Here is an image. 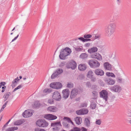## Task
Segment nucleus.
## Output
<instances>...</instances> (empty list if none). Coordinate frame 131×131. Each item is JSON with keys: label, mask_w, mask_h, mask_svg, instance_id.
Segmentation results:
<instances>
[{"label": "nucleus", "mask_w": 131, "mask_h": 131, "mask_svg": "<svg viewBox=\"0 0 131 131\" xmlns=\"http://www.w3.org/2000/svg\"><path fill=\"white\" fill-rule=\"evenodd\" d=\"M116 28V24L114 23H110L106 26L105 32L108 37H110L115 31Z\"/></svg>", "instance_id": "nucleus-1"}, {"label": "nucleus", "mask_w": 131, "mask_h": 131, "mask_svg": "<svg viewBox=\"0 0 131 131\" xmlns=\"http://www.w3.org/2000/svg\"><path fill=\"white\" fill-rule=\"evenodd\" d=\"M71 52V49L68 47H66L64 49L61 50L59 57L60 59L62 60H65L66 57L69 55Z\"/></svg>", "instance_id": "nucleus-2"}, {"label": "nucleus", "mask_w": 131, "mask_h": 131, "mask_svg": "<svg viewBox=\"0 0 131 131\" xmlns=\"http://www.w3.org/2000/svg\"><path fill=\"white\" fill-rule=\"evenodd\" d=\"M88 63L90 67L93 68L99 67L100 65V63L97 60L94 59H91L88 61Z\"/></svg>", "instance_id": "nucleus-3"}, {"label": "nucleus", "mask_w": 131, "mask_h": 131, "mask_svg": "<svg viewBox=\"0 0 131 131\" xmlns=\"http://www.w3.org/2000/svg\"><path fill=\"white\" fill-rule=\"evenodd\" d=\"M51 126L53 127L52 128V131H58L62 127V125L60 122L52 123Z\"/></svg>", "instance_id": "nucleus-4"}, {"label": "nucleus", "mask_w": 131, "mask_h": 131, "mask_svg": "<svg viewBox=\"0 0 131 131\" xmlns=\"http://www.w3.org/2000/svg\"><path fill=\"white\" fill-rule=\"evenodd\" d=\"M36 124L38 126L42 127H46L48 125V123L46 121L41 119L38 120L36 122Z\"/></svg>", "instance_id": "nucleus-5"}, {"label": "nucleus", "mask_w": 131, "mask_h": 131, "mask_svg": "<svg viewBox=\"0 0 131 131\" xmlns=\"http://www.w3.org/2000/svg\"><path fill=\"white\" fill-rule=\"evenodd\" d=\"M77 67V63L71 60L68 62L66 65V67L68 69L71 68L72 70L75 69Z\"/></svg>", "instance_id": "nucleus-6"}, {"label": "nucleus", "mask_w": 131, "mask_h": 131, "mask_svg": "<svg viewBox=\"0 0 131 131\" xmlns=\"http://www.w3.org/2000/svg\"><path fill=\"white\" fill-rule=\"evenodd\" d=\"M110 89L112 92L118 93H119L122 90L121 87L117 85L112 86Z\"/></svg>", "instance_id": "nucleus-7"}, {"label": "nucleus", "mask_w": 131, "mask_h": 131, "mask_svg": "<svg viewBox=\"0 0 131 131\" xmlns=\"http://www.w3.org/2000/svg\"><path fill=\"white\" fill-rule=\"evenodd\" d=\"M100 97L102 98L106 101L107 100L108 97V93L107 91L104 90H102L100 93Z\"/></svg>", "instance_id": "nucleus-8"}, {"label": "nucleus", "mask_w": 131, "mask_h": 131, "mask_svg": "<svg viewBox=\"0 0 131 131\" xmlns=\"http://www.w3.org/2000/svg\"><path fill=\"white\" fill-rule=\"evenodd\" d=\"M52 97L57 101H59L61 100V96L60 93L58 91H55L53 93Z\"/></svg>", "instance_id": "nucleus-9"}, {"label": "nucleus", "mask_w": 131, "mask_h": 131, "mask_svg": "<svg viewBox=\"0 0 131 131\" xmlns=\"http://www.w3.org/2000/svg\"><path fill=\"white\" fill-rule=\"evenodd\" d=\"M91 57L93 59H96L98 60H102V57L101 55L99 53H95L91 55Z\"/></svg>", "instance_id": "nucleus-10"}, {"label": "nucleus", "mask_w": 131, "mask_h": 131, "mask_svg": "<svg viewBox=\"0 0 131 131\" xmlns=\"http://www.w3.org/2000/svg\"><path fill=\"white\" fill-rule=\"evenodd\" d=\"M63 70L61 69L57 70L51 76V78L53 79L57 77L59 74L63 72Z\"/></svg>", "instance_id": "nucleus-11"}, {"label": "nucleus", "mask_w": 131, "mask_h": 131, "mask_svg": "<svg viewBox=\"0 0 131 131\" xmlns=\"http://www.w3.org/2000/svg\"><path fill=\"white\" fill-rule=\"evenodd\" d=\"M78 93V89L74 88L72 89L71 92L70 97L71 99L75 98Z\"/></svg>", "instance_id": "nucleus-12"}, {"label": "nucleus", "mask_w": 131, "mask_h": 131, "mask_svg": "<svg viewBox=\"0 0 131 131\" xmlns=\"http://www.w3.org/2000/svg\"><path fill=\"white\" fill-rule=\"evenodd\" d=\"M104 81L108 85H113L115 83V80L111 78H106L105 79Z\"/></svg>", "instance_id": "nucleus-13"}, {"label": "nucleus", "mask_w": 131, "mask_h": 131, "mask_svg": "<svg viewBox=\"0 0 131 131\" xmlns=\"http://www.w3.org/2000/svg\"><path fill=\"white\" fill-rule=\"evenodd\" d=\"M32 113L29 110H25L23 114V116L25 118L29 117L32 116Z\"/></svg>", "instance_id": "nucleus-14"}, {"label": "nucleus", "mask_w": 131, "mask_h": 131, "mask_svg": "<svg viewBox=\"0 0 131 131\" xmlns=\"http://www.w3.org/2000/svg\"><path fill=\"white\" fill-rule=\"evenodd\" d=\"M95 74L97 75L102 76L104 75V71L101 69H96L94 71Z\"/></svg>", "instance_id": "nucleus-15"}, {"label": "nucleus", "mask_w": 131, "mask_h": 131, "mask_svg": "<svg viewBox=\"0 0 131 131\" xmlns=\"http://www.w3.org/2000/svg\"><path fill=\"white\" fill-rule=\"evenodd\" d=\"M88 112V110L86 109H83L77 111V114L78 115L86 114Z\"/></svg>", "instance_id": "nucleus-16"}, {"label": "nucleus", "mask_w": 131, "mask_h": 131, "mask_svg": "<svg viewBox=\"0 0 131 131\" xmlns=\"http://www.w3.org/2000/svg\"><path fill=\"white\" fill-rule=\"evenodd\" d=\"M44 117L50 120H54L57 118L56 116L51 114L45 115Z\"/></svg>", "instance_id": "nucleus-17"}, {"label": "nucleus", "mask_w": 131, "mask_h": 131, "mask_svg": "<svg viewBox=\"0 0 131 131\" xmlns=\"http://www.w3.org/2000/svg\"><path fill=\"white\" fill-rule=\"evenodd\" d=\"M70 92L68 89H66L63 90L62 91L63 96L65 99L67 98Z\"/></svg>", "instance_id": "nucleus-18"}, {"label": "nucleus", "mask_w": 131, "mask_h": 131, "mask_svg": "<svg viewBox=\"0 0 131 131\" xmlns=\"http://www.w3.org/2000/svg\"><path fill=\"white\" fill-rule=\"evenodd\" d=\"M105 69L106 70H112L111 65L108 62L105 63L104 64Z\"/></svg>", "instance_id": "nucleus-19"}, {"label": "nucleus", "mask_w": 131, "mask_h": 131, "mask_svg": "<svg viewBox=\"0 0 131 131\" xmlns=\"http://www.w3.org/2000/svg\"><path fill=\"white\" fill-rule=\"evenodd\" d=\"M98 50V48L96 47H93L88 49V51L91 54L96 52Z\"/></svg>", "instance_id": "nucleus-20"}, {"label": "nucleus", "mask_w": 131, "mask_h": 131, "mask_svg": "<svg viewBox=\"0 0 131 131\" xmlns=\"http://www.w3.org/2000/svg\"><path fill=\"white\" fill-rule=\"evenodd\" d=\"M86 67L85 64H80L78 67L79 70L80 71H84L86 69Z\"/></svg>", "instance_id": "nucleus-21"}, {"label": "nucleus", "mask_w": 131, "mask_h": 131, "mask_svg": "<svg viewBox=\"0 0 131 131\" xmlns=\"http://www.w3.org/2000/svg\"><path fill=\"white\" fill-rule=\"evenodd\" d=\"M90 118H85L84 119V124L88 127H89L90 126Z\"/></svg>", "instance_id": "nucleus-22"}, {"label": "nucleus", "mask_w": 131, "mask_h": 131, "mask_svg": "<svg viewBox=\"0 0 131 131\" xmlns=\"http://www.w3.org/2000/svg\"><path fill=\"white\" fill-rule=\"evenodd\" d=\"M48 111L52 112H55L58 110V108L56 107L53 106H49L47 108Z\"/></svg>", "instance_id": "nucleus-23"}, {"label": "nucleus", "mask_w": 131, "mask_h": 131, "mask_svg": "<svg viewBox=\"0 0 131 131\" xmlns=\"http://www.w3.org/2000/svg\"><path fill=\"white\" fill-rule=\"evenodd\" d=\"M20 79H18V77H17L13 81L11 85L13 88H15L16 86L17 83V82Z\"/></svg>", "instance_id": "nucleus-24"}, {"label": "nucleus", "mask_w": 131, "mask_h": 131, "mask_svg": "<svg viewBox=\"0 0 131 131\" xmlns=\"http://www.w3.org/2000/svg\"><path fill=\"white\" fill-rule=\"evenodd\" d=\"M75 121L77 124L79 125L82 122V119L80 117H77L75 118Z\"/></svg>", "instance_id": "nucleus-25"}, {"label": "nucleus", "mask_w": 131, "mask_h": 131, "mask_svg": "<svg viewBox=\"0 0 131 131\" xmlns=\"http://www.w3.org/2000/svg\"><path fill=\"white\" fill-rule=\"evenodd\" d=\"M24 121L22 119L17 121L14 122V124L16 125H20L24 123Z\"/></svg>", "instance_id": "nucleus-26"}, {"label": "nucleus", "mask_w": 131, "mask_h": 131, "mask_svg": "<svg viewBox=\"0 0 131 131\" xmlns=\"http://www.w3.org/2000/svg\"><path fill=\"white\" fill-rule=\"evenodd\" d=\"M6 84V83L5 82H2L0 83V88L2 86H3L2 88V92H3L5 91V89H6V86H4Z\"/></svg>", "instance_id": "nucleus-27"}, {"label": "nucleus", "mask_w": 131, "mask_h": 131, "mask_svg": "<svg viewBox=\"0 0 131 131\" xmlns=\"http://www.w3.org/2000/svg\"><path fill=\"white\" fill-rule=\"evenodd\" d=\"M11 95V93L10 92H8L5 93L3 96V97L4 98V101H5L7 100Z\"/></svg>", "instance_id": "nucleus-28"}, {"label": "nucleus", "mask_w": 131, "mask_h": 131, "mask_svg": "<svg viewBox=\"0 0 131 131\" xmlns=\"http://www.w3.org/2000/svg\"><path fill=\"white\" fill-rule=\"evenodd\" d=\"M88 54L85 53H81L80 56V58L82 59H85L88 58Z\"/></svg>", "instance_id": "nucleus-29"}, {"label": "nucleus", "mask_w": 131, "mask_h": 131, "mask_svg": "<svg viewBox=\"0 0 131 131\" xmlns=\"http://www.w3.org/2000/svg\"><path fill=\"white\" fill-rule=\"evenodd\" d=\"M18 129V127H12L7 129H6L5 131H14Z\"/></svg>", "instance_id": "nucleus-30"}, {"label": "nucleus", "mask_w": 131, "mask_h": 131, "mask_svg": "<svg viewBox=\"0 0 131 131\" xmlns=\"http://www.w3.org/2000/svg\"><path fill=\"white\" fill-rule=\"evenodd\" d=\"M94 73L93 72L92 70L89 71L87 75V77L89 78L92 77L93 76Z\"/></svg>", "instance_id": "nucleus-31"}, {"label": "nucleus", "mask_w": 131, "mask_h": 131, "mask_svg": "<svg viewBox=\"0 0 131 131\" xmlns=\"http://www.w3.org/2000/svg\"><path fill=\"white\" fill-rule=\"evenodd\" d=\"M62 86V85L61 83L60 82H56V87L57 88L55 89H58L61 88Z\"/></svg>", "instance_id": "nucleus-32"}, {"label": "nucleus", "mask_w": 131, "mask_h": 131, "mask_svg": "<svg viewBox=\"0 0 131 131\" xmlns=\"http://www.w3.org/2000/svg\"><path fill=\"white\" fill-rule=\"evenodd\" d=\"M106 75L108 77H111L113 78H115V76L114 73H112L107 72L106 73Z\"/></svg>", "instance_id": "nucleus-33"}, {"label": "nucleus", "mask_w": 131, "mask_h": 131, "mask_svg": "<svg viewBox=\"0 0 131 131\" xmlns=\"http://www.w3.org/2000/svg\"><path fill=\"white\" fill-rule=\"evenodd\" d=\"M96 104L95 102H92L91 103L90 107L92 109H94L95 108Z\"/></svg>", "instance_id": "nucleus-34"}, {"label": "nucleus", "mask_w": 131, "mask_h": 131, "mask_svg": "<svg viewBox=\"0 0 131 131\" xmlns=\"http://www.w3.org/2000/svg\"><path fill=\"white\" fill-rule=\"evenodd\" d=\"M92 37V35L90 34H86L84 35L83 36V37L85 38L88 39L91 37Z\"/></svg>", "instance_id": "nucleus-35"}, {"label": "nucleus", "mask_w": 131, "mask_h": 131, "mask_svg": "<svg viewBox=\"0 0 131 131\" xmlns=\"http://www.w3.org/2000/svg\"><path fill=\"white\" fill-rule=\"evenodd\" d=\"M92 93L93 94V96H94V97L93 98V99H96L97 94V92L95 91H93L92 92Z\"/></svg>", "instance_id": "nucleus-36"}, {"label": "nucleus", "mask_w": 131, "mask_h": 131, "mask_svg": "<svg viewBox=\"0 0 131 131\" xmlns=\"http://www.w3.org/2000/svg\"><path fill=\"white\" fill-rule=\"evenodd\" d=\"M81 129L78 127H74L71 130L72 131H80Z\"/></svg>", "instance_id": "nucleus-37"}, {"label": "nucleus", "mask_w": 131, "mask_h": 131, "mask_svg": "<svg viewBox=\"0 0 131 131\" xmlns=\"http://www.w3.org/2000/svg\"><path fill=\"white\" fill-rule=\"evenodd\" d=\"M56 82H54L53 83H52L50 84V87L54 89H55V88H57L56 87Z\"/></svg>", "instance_id": "nucleus-38"}, {"label": "nucleus", "mask_w": 131, "mask_h": 131, "mask_svg": "<svg viewBox=\"0 0 131 131\" xmlns=\"http://www.w3.org/2000/svg\"><path fill=\"white\" fill-rule=\"evenodd\" d=\"M75 49L77 51L79 52L82 51L83 50V47H77L75 48Z\"/></svg>", "instance_id": "nucleus-39"}, {"label": "nucleus", "mask_w": 131, "mask_h": 131, "mask_svg": "<svg viewBox=\"0 0 131 131\" xmlns=\"http://www.w3.org/2000/svg\"><path fill=\"white\" fill-rule=\"evenodd\" d=\"M73 84L71 82H68L67 85V86L68 88H72L73 87Z\"/></svg>", "instance_id": "nucleus-40"}, {"label": "nucleus", "mask_w": 131, "mask_h": 131, "mask_svg": "<svg viewBox=\"0 0 131 131\" xmlns=\"http://www.w3.org/2000/svg\"><path fill=\"white\" fill-rule=\"evenodd\" d=\"M117 82L118 83H122L123 81L121 77H118L116 78Z\"/></svg>", "instance_id": "nucleus-41"}, {"label": "nucleus", "mask_w": 131, "mask_h": 131, "mask_svg": "<svg viewBox=\"0 0 131 131\" xmlns=\"http://www.w3.org/2000/svg\"><path fill=\"white\" fill-rule=\"evenodd\" d=\"M51 91V89H46L44 90L43 91V93H49Z\"/></svg>", "instance_id": "nucleus-42"}, {"label": "nucleus", "mask_w": 131, "mask_h": 131, "mask_svg": "<svg viewBox=\"0 0 131 131\" xmlns=\"http://www.w3.org/2000/svg\"><path fill=\"white\" fill-rule=\"evenodd\" d=\"M87 104L85 102L82 103L81 105V107H86L87 106Z\"/></svg>", "instance_id": "nucleus-43"}, {"label": "nucleus", "mask_w": 131, "mask_h": 131, "mask_svg": "<svg viewBox=\"0 0 131 131\" xmlns=\"http://www.w3.org/2000/svg\"><path fill=\"white\" fill-rule=\"evenodd\" d=\"M23 87L22 85H20L18 86L17 88H15L13 91V92H14L16 91V90L21 88Z\"/></svg>", "instance_id": "nucleus-44"}, {"label": "nucleus", "mask_w": 131, "mask_h": 131, "mask_svg": "<svg viewBox=\"0 0 131 131\" xmlns=\"http://www.w3.org/2000/svg\"><path fill=\"white\" fill-rule=\"evenodd\" d=\"M35 131H46L44 129H39L36 128L35 129Z\"/></svg>", "instance_id": "nucleus-45"}, {"label": "nucleus", "mask_w": 131, "mask_h": 131, "mask_svg": "<svg viewBox=\"0 0 131 131\" xmlns=\"http://www.w3.org/2000/svg\"><path fill=\"white\" fill-rule=\"evenodd\" d=\"M63 119H66L67 121L69 123H70L71 121L70 118L67 117H64L63 118Z\"/></svg>", "instance_id": "nucleus-46"}, {"label": "nucleus", "mask_w": 131, "mask_h": 131, "mask_svg": "<svg viewBox=\"0 0 131 131\" xmlns=\"http://www.w3.org/2000/svg\"><path fill=\"white\" fill-rule=\"evenodd\" d=\"M95 124H96L100 125L101 124V122L100 120H96V121L95 122Z\"/></svg>", "instance_id": "nucleus-47"}, {"label": "nucleus", "mask_w": 131, "mask_h": 131, "mask_svg": "<svg viewBox=\"0 0 131 131\" xmlns=\"http://www.w3.org/2000/svg\"><path fill=\"white\" fill-rule=\"evenodd\" d=\"M90 78H91V80L92 81L95 82L96 80V78L93 76Z\"/></svg>", "instance_id": "nucleus-48"}, {"label": "nucleus", "mask_w": 131, "mask_h": 131, "mask_svg": "<svg viewBox=\"0 0 131 131\" xmlns=\"http://www.w3.org/2000/svg\"><path fill=\"white\" fill-rule=\"evenodd\" d=\"M48 103L50 104H52L53 103V101L52 99H50L48 100Z\"/></svg>", "instance_id": "nucleus-49"}, {"label": "nucleus", "mask_w": 131, "mask_h": 131, "mask_svg": "<svg viewBox=\"0 0 131 131\" xmlns=\"http://www.w3.org/2000/svg\"><path fill=\"white\" fill-rule=\"evenodd\" d=\"M86 85V86L89 88H90L91 86V84L90 82H87Z\"/></svg>", "instance_id": "nucleus-50"}, {"label": "nucleus", "mask_w": 131, "mask_h": 131, "mask_svg": "<svg viewBox=\"0 0 131 131\" xmlns=\"http://www.w3.org/2000/svg\"><path fill=\"white\" fill-rule=\"evenodd\" d=\"M8 124V123L7 122L6 124L3 126L2 128V130H4L5 127L7 126Z\"/></svg>", "instance_id": "nucleus-51"}, {"label": "nucleus", "mask_w": 131, "mask_h": 131, "mask_svg": "<svg viewBox=\"0 0 131 131\" xmlns=\"http://www.w3.org/2000/svg\"><path fill=\"white\" fill-rule=\"evenodd\" d=\"M84 38L82 37H80L78 38V39L79 40L82 41V42H84Z\"/></svg>", "instance_id": "nucleus-52"}, {"label": "nucleus", "mask_w": 131, "mask_h": 131, "mask_svg": "<svg viewBox=\"0 0 131 131\" xmlns=\"http://www.w3.org/2000/svg\"><path fill=\"white\" fill-rule=\"evenodd\" d=\"M19 34H18L16 37H15L12 40L11 42H13L16 40Z\"/></svg>", "instance_id": "nucleus-53"}, {"label": "nucleus", "mask_w": 131, "mask_h": 131, "mask_svg": "<svg viewBox=\"0 0 131 131\" xmlns=\"http://www.w3.org/2000/svg\"><path fill=\"white\" fill-rule=\"evenodd\" d=\"M116 2L117 4L119 5L121 3V0H116Z\"/></svg>", "instance_id": "nucleus-54"}, {"label": "nucleus", "mask_w": 131, "mask_h": 131, "mask_svg": "<svg viewBox=\"0 0 131 131\" xmlns=\"http://www.w3.org/2000/svg\"><path fill=\"white\" fill-rule=\"evenodd\" d=\"M91 40V39H85L84 42H87L88 41H90Z\"/></svg>", "instance_id": "nucleus-55"}, {"label": "nucleus", "mask_w": 131, "mask_h": 131, "mask_svg": "<svg viewBox=\"0 0 131 131\" xmlns=\"http://www.w3.org/2000/svg\"><path fill=\"white\" fill-rule=\"evenodd\" d=\"M81 129L82 131H87V129L84 127H82Z\"/></svg>", "instance_id": "nucleus-56"}, {"label": "nucleus", "mask_w": 131, "mask_h": 131, "mask_svg": "<svg viewBox=\"0 0 131 131\" xmlns=\"http://www.w3.org/2000/svg\"><path fill=\"white\" fill-rule=\"evenodd\" d=\"M90 45V43H87L85 45V47H89Z\"/></svg>", "instance_id": "nucleus-57"}, {"label": "nucleus", "mask_w": 131, "mask_h": 131, "mask_svg": "<svg viewBox=\"0 0 131 131\" xmlns=\"http://www.w3.org/2000/svg\"><path fill=\"white\" fill-rule=\"evenodd\" d=\"M65 65V63L63 62H61L60 64V66L61 67H62V66H64Z\"/></svg>", "instance_id": "nucleus-58"}, {"label": "nucleus", "mask_w": 131, "mask_h": 131, "mask_svg": "<svg viewBox=\"0 0 131 131\" xmlns=\"http://www.w3.org/2000/svg\"><path fill=\"white\" fill-rule=\"evenodd\" d=\"M100 36L99 35H96L95 36V39H96L100 37Z\"/></svg>", "instance_id": "nucleus-59"}, {"label": "nucleus", "mask_w": 131, "mask_h": 131, "mask_svg": "<svg viewBox=\"0 0 131 131\" xmlns=\"http://www.w3.org/2000/svg\"><path fill=\"white\" fill-rule=\"evenodd\" d=\"M6 104H4L3 106V107H2V109H4V108H5V107H6Z\"/></svg>", "instance_id": "nucleus-60"}, {"label": "nucleus", "mask_w": 131, "mask_h": 131, "mask_svg": "<svg viewBox=\"0 0 131 131\" xmlns=\"http://www.w3.org/2000/svg\"><path fill=\"white\" fill-rule=\"evenodd\" d=\"M129 116L130 117H131V111L129 112V113L128 114Z\"/></svg>", "instance_id": "nucleus-61"}, {"label": "nucleus", "mask_w": 131, "mask_h": 131, "mask_svg": "<svg viewBox=\"0 0 131 131\" xmlns=\"http://www.w3.org/2000/svg\"><path fill=\"white\" fill-rule=\"evenodd\" d=\"M102 84H101V85H102V86H104V83H103V82H102Z\"/></svg>", "instance_id": "nucleus-62"}, {"label": "nucleus", "mask_w": 131, "mask_h": 131, "mask_svg": "<svg viewBox=\"0 0 131 131\" xmlns=\"http://www.w3.org/2000/svg\"><path fill=\"white\" fill-rule=\"evenodd\" d=\"M8 101L6 102L4 104H6V105L8 103Z\"/></svg>", "instance_id": "nucleus-63"}, {"label": "nucleus", "mask_w": 131, "mask_h": 131, "mask_svg": "<svg viewBox=\"0 0 131 131\" xmlns=\"http://www.w3.org/2000/svg\"><path fill=\"white\" fill-rule=\"evenodd\" d=\"M26 78L25 77V78H23V79L24 80H26Z\"/></svg>", "instance_id": "nucleus-64"}]
</instances>
